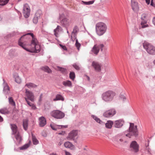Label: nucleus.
<instances>
[{
  "label": "nucleus",
  "mask_w": 155,
  "mask_h": 155,
  "mask_svg": "<svg viewBox=\"0 0 155 155\" xmlns=\"http://www.w3.org/2000/svg\"><path fill=\"white\" fill-rule=\"evenodd\" d=\"M151 5L155 7V0H151Z\"/></svg>",
  "instance_id": "45"
},
{
  "label": "nucleus",
  "mask_w": 155,
  "mask_h": 155,
  "mask_svg": "<svg viewBox=\"0 0 155 155\" xmlns=\"http://www.w3.org/2000/svg\"><path fill=\"white\" fill-rule=\"evenodd\" d=\"M25 99L26 101L29 100L31 101H34L35 100V96L33 93L28 89L25 90Z\"/></svg>",
  "instance_id": "10"
},
{
  "label": "nucleus",
  "mask_w": 155,
  "mask_h": 155,
  "mask_svg": "<svg viewBox=\"0 0 155 155\" xmlns=\"http://www.w3.org/2000/svg\"><path fill=\"white\" fill-rule=\"evenodd\" d=\"M30 144L29 143H27L22 147H19L20 150H24L27 149L29 146Z\"/></svg>",
  "instance_id": "34"
},
{
  "label": "nucleus",
  "mask_w": 155,
  "mask_h": 155,
  "mask_svg": "<svg viewBox=\"0 0 155 155\" xmlns=\"http://www.w3.org/2000/svg\"><path fill=\"white\" fill-rule=\"evenodd\" d=\"M14 78L15 79V82L17 83L20 84L21 83V80L17 74H16L14 75Z\"/></svg>",
  "instance_id": "26"
},
{
  "label": "nucleus",
  "mask_w": 155,
  "mask_h": 155,
  "mask_svg": "<svg viewBox=\"0 0 155 155\" xmlns=\"http://www.w3.org/2000/svg\"><path fill=\"white\" fill-rule=\"evenodd\" d=\"M62 84L65 87H71L72 86V84L71 82L69 80L63 81Z\"/></svg>",
  "instance_id": "23"
},
{
  "label": "nucleus",
  "mask_w": 155,
  "mask_h": 155,
  "mask_svg": "<svg viewBox=\"0 0 155 155\" xmlns=\"http://www.w3.org/2000/svg\"><path fill=\"white\" fill-rule=\"evenodd\" d=\"M69 77L72 80H74L75 78V74L74 72H70L69 74Z\"/></svg>",
  "instance_id": "35"
},
{
  "label": "nucleus",
  "mask_w": 155,
  "mask_h": 155,
  "mask_svg": "<svg viewBox=\"0 0 155 155\" xmlns=\"http://www.w3.org/2000/svg\"><path fill=\"white\" fill-rule=\"evenodd\" d=\"M60 47L64 50H67V49L65 45H60Z\"/></svg>",
  "instance_id": "46"
},
{
  "label": "nucleus",
  "mask_w": 155,
  "mask_h": 155,
  "mask_svg": "<svg viewBox=\"0 0 155 155\" xmlns=\"http://www.w3.org/2000/svg\"><path fill=\"white\" fill-rule=\"evenodd\" d=\"M71 39L72 41L73 42L75 40L77 39L76 35L73 32L72 33L71 36Z\"/></svg>",
  "instance_id": "37"
},
{
  "label": "nucleus",
  "mask_w": 155,
  "mask_h": 155,
  "mask_svg": "<svg viewBox=\"0 0 155 155\" xmlns=\"http://www.w3.org/2000/svg\"><path fill=\"white\" fill-rule=\"evenodd\" d=\"M59 70L62 72H64L65 71V70L64 68H59Z\"/></svg>",
  "instance_id": "48"
},
{
  "label": "nucleus",
  "mask_w": 155,
  "mask_h": 155,
  "mask_svg": "<svg viewBox=\"0 0 155 155\" xmlns=\"http://www.w3.org/2000/svg\"><path fill=\"white\" fill-rule=\"evenodd\" d=\"M146 3L148 4H149L150 0H145Z\"/></svg>",
  "instance_id": "51"
},
{
  "label": "nucleus",
  "mask_w": 155,
  "mask_h": 155,
  "mask_svg": "<svg viewBox=\"0 0 155 155\" xmlns=\"http://www.w3.org/2000/svg\"><path fill=\"white\" fill-rule=\"evenodd\" d=\"M75 45L78 50H79V48L81 46V44L78 43L77 39L76 40Z\"/></svg>",
  "instance_id": "43"
},
{
  "label": "nucleus",
  "mask_w": 155,
  "mask_h": 155,
  "mask_svg": "<svg viewBox=\"0 0 155 155\" xmlns=\"http://www.w3.org/2000/svg\"><path fill=\"white\" fill-rule=\"evenodd\" d=\"M32 140L33 143L35 145H36L38 143V141L36 138L35 137L32 136Z\"/></svg>",
  "instance_id": "40"
},
{
  "label": "nucleus",
  "mask_w": 155,
  "mask_h": 155,
  "mask_svg": "<svg viewBox=\"0 0 155 155\" xmlns=\"http://www.w3.org/2000/svg\"><path fill=\"white\" fill-rule=\"evenodd\" d=\"M126 98L125 97H123V101H124L125 100H126Z\"/></svg>",
  "instance_id": "55"
},
{
  "label": "nucleus",
  "mask_w": 155,
  "mask_h": 155,
  "mask_svg": "<svg viewBox=\"0 0 155 155\" xmlns=\"http://www.w3.org/2000/svg\"><path fill=\"white\" fill-rule=\"evenodd\" d=\"M30 10L28 4H25L24 6L23 14L25 18H28L30 14Z\"/></svg>",
  "instance_id": "12"
},
{
  "label": "nucleus",
  "mask_w": 155,
  "mask_h": 155,
  "mask_svg": "<svg viewBox=\"0 0 155 155\" xmlns=\"http://www.w3.org/2000/svg\"><path fill=\"white\" fill-rule=\"evenodd\" d=\"M143 47L148 53L150 54H155V47L152 45L147 42L143 44Z\"/></svg>",
  "instance_id": "7"
},
{
  "label": "nucleus",
  "mask_w": 155,
  "mask_h": 155,
  "mask_svg": "<svg viewBox=\"0 0 155 155\" xmlns=\"http://www.w3.org/2000/svg\"><path fill=\"white\" fill-rule=\"evenodd\" d=\"M119 140L120 141V142H122L123 141V140H122V139H120V140Z\"/></svg>",
  "instance_id": "54"
},
{
  "label": "nucleus",
  "mask_w": 155,
  "mask_h": 155,
  "mask_svg": "<svg viewBox=\"0 0 155 155\" xmlns=\"http://www.w3.org/2000/svg\"><path fill=\"white\" fill-rule=\"evenodd\" d=\"M8 99H9V102L10 104L11 105H12L13 106H15V103L14 102V101L12 97H10Z\"/></svg>",
  "instance_id": "33"
},
{
  "label": "nucleus",
  "mask_w": 155,
  "mask_h": 155,
  "mask_svg": "<svg viewBox=\"0 0 155 155\" xmlns=\"http://www.w3.org/2000/svg\"><path fill=\"white\" fill-rule=\"evenodd\" d=\"M124 122L121 120H116L114 123L115 127L117 128H120L123 125Z\"/></svg>",
  "instance_id": "21"
},
{
  "label": "nucleus",
  "mask_w": 155,
  "mask_h": 155,
  "mask_svg": "<svg viewBox=\"0 0 155 155\" xmlns=\"http://www.w3.org/2000/svg\"><path fill=\"white\" fill-rule=\"evenodd\" d=\"M146 21H142L141 22V25L142 28H144L148 26V25L146 24Z\"/></svg>",
  "instance_id": "39"
},
{
  "label": "nucleus",
  "mask_w": 155,
  "mask_h": 155,
  "mask_svg": "<svg viewBox=\"0 0 155 155\" xmlns=\"http://www.w3.org/2000/svg\"><path fill=\"white\" fill-rule=\"evenodd\" d=\"M39 125L41 127L44 126L46 124V121L45 118L44 117H41L38 119Z\"/></svg>",
  "instance_id": "17"
},
{
  "label": "nucleus",
  "mask_w": 155,
  "mask_h": 155,
  "mask_svg": "<svg viewBox=\"0 0 155 155\" xmlns=\"http://www.w3.org/2000/svg\"><path fill=\"white\" fill-rule=\"evenodd\" d=\"M64 98L62 95L59 94H58L56 95L55 98H54L53 100L54 101H64Z\"/></svg>",
  "instance_id": "22"
},
{
  "label": "nucleus",
  "mask_w": 155,
  "mask_h": 155,
  "mask_svg": "<svg viewBox=\"0 0 155 155\" xmlns=\"http://www.w3.org/2000/svg\"><path fill=\"white\" fill-rule=\"evenodd\" d=\"M78 134V131L76 130H73L71 131L67 137V139L69 140H75V137Z\"/></svg>",
  "instance_id": "13"
},
{
  "label": "nucleus",
  "mask_w": 155,
  "mask_h": 155,
  "mask_svg": "<svg viewBox=\"0 0 155 155\" xmlns=\"http://www.w3.org/2000/svg\"><path fill=\"white\" fill-rule=\"evenodd\" d=\"M92 117L97 122L101 124H104L103 122L101 121L99 118L97 117L96 116L92 115Z\"/></svg>",
  "instance_id": "29"
},
{
  "label": "nucleus",
  "mask_w": 155,
  "mask_h": 155,
  "mask_svg": "<svg viewBox=\"0 0 155 155\" xmlns=\"http://www.w3.org/2000/svg\"><path fill=\"white\" fill-rule=\"evenodd\" d=\"M10 126L12 131V134L14 135L18 142L20 143L22 140V138L19 131L18 130L17 127L15 124H11Z\"/></svg>",
  "instance_id": "3"
},
{
  "label": "nucleus",
  "mask_w": 155,
  "mask_h": 155,
  "mask_svg": "<svg viewBox=\"0 0 155 155\" xmlns=\"http://www.w3.org/2000/svg\"><path fill=\"white\" fill-rule=\"evenodd\" d=\"M9 0H0V5H4L6 4Z\"/></svg>",
  "instance_id": "36"
},
{
  "label": "nucleus",
  "mask_w": 155,
  "mask_h": 155,
  "mask_svg": "<svg viewBox=\"0 0 155 155\" xmlns=\"http://www.w3.org/2000/svg\"><path fill=\"white\" fill-rule=\"evenodd\" d=\"M25 86H26L29 88L31 89V88L35 87H37V86L33 83H29L26 84Z\"/></svg>",
  "instance_id": "28"
},
{
  "label": "nucleus",
  "mask_w": 155,
  "mask_h": 155,
  "mask_svg": "<svg viewBox=\"0 0 155 155\" xmlns=\"http://www.w3.org/2000/svg\"><path fill=\"white\" fill-rule=\"evenodd\" d=\"M153 63L154 64H155V59L153 61Z\"/></svg>",
  "instance_id": "57"
},
{
  "label": "nucleus",
  "mask_w": 155,
  "mask_h": 155,
  "mask_svg": "<svg viewBox=\"0 0 155 155\" xmlns=\"http://www.w3.org/2000/svg\"><path fill=\"white\" fill-rule=\"evenodd\" d=\"M59 27H60L58 25L56 28L54 30V34L56 37H57V35H58V32L59 31Z\"/></svg>",
  "instance_id": "38"
},
{
  "label": "nucleus",
  "mask_w": 155,
  "mask_h": 155,
  "mask_svg": "<svg viewBox=\"0 0 155 155\" xmlns=\"http://www.w3.org/2000/svg\"><path fill=\"white\" fill-rule=\"evenodd\" d=\"M153 24L155 25V17L153 18Z\"/></svg>",
  "instance_id": "52"
},
{
  "label": "nucleus",
  "mask_w": 155,
  "mask_h": 155,
  "mask_svg": "<svg viewBox=\"0 0 155 155\" xmlns=\"http://www.w3.org/2000/svg\"><path fill=\"white\" fill-rule=\"evenodd\" d=\"M65 154L66 155H72V154L69 152L65 151Z\"/></svg>",
  "instance_id": "49"
},
{
  "label": "nucleus",
  "mask_w": 155,
  "mask_h": 155,
  "mask_svg": "<svg viewBox=\"0 0 155 155\" xmlns=\"http://www.w3.org/2000/svg\"><path fill=\"white\" fill-rule=\"evenodd\" d=\"M107 28V26L105 23L102 22H98L95 25L96 33L98 35L101 36L106 32Z\"/></svg>",
  "instance_id": "2"
},
{
  "label": "nucleus",
  "mask_w": 155,
  "mask_h": 155,
  "mask_svg": "<svg viewBox=\"0 0 155 155\" xmlns=\"http://www.w3.org/2000/svg\"><path fill=\"white\" fill-rule=\"evenodd\" d=\"M92 66L96 71L98 72L101 71V65L98 63L93 61L92 63Z\"/></svg>",
  "instance_id": "16"
},
{
  "label": "nucleus",
  "mask_w": 155,
  "mask_h": 155,
  "mask_svg": "<svg viewBox=\"0 0 155 155\" xmlns=\"http://www.w3.org/2000/svg\"><path fill=\"white\" fill-rule=\"evenodd\" d=\"M131 6L132 9L134 12H137L139 10L138 3L134 0L131 1Z\"/></svg>",
  "instance_id": "18"
},
{
  "label": "nucleus",
  "mask_w": 155,
  "mask_h": 155,
  "mask_svg": "<svg viewBox=\"0 0 155 155\" xmlns=\"http://www.w3.org/2000/svg\"><path fill=\"white\" fill-rule=\"evenodd\" d=\"M41 69L44 71L48 73H50L52 72L51 70L47 66H45L44 67H42Z\"/></svg>",
  "instance_id": "27"
},
{
  "label": "nucleus",
  "mask_w": 155,
  "mask_h": 155,
  "mask_svg": "<svg viewBox=\"0 0 155 155\" xmlns=\"http://www.w3.org/2000/svg\"><path fill=\"white\" fill-rule=\"evenodd\" d=\"M82 2L86 5H90L93 4L94 2V1L93 0L92 1H88V2H84L82 1Z\"/></svg>",
  "instance_id": "42"
},
{
  "label": "nucleus",
  "mask_w": 155,
  "mask_h": 155,
  "mask_svg": "<svg viewBox=\"0 0 155 155\" xmlns=\"http://www.w3.org/2000/svg\"><path fill=\"white\" fill-rule=\"evenodd\" d=\"M130 150L134 152H137L139 150V146L137 142L133 141L130 144Z\"/></svg>",
  "instance_id": "14"
},
{
  "label": "nucleus",
  "mask_w": 155,
  "mask_h": 155,
  "mask_svg": "<svg viewBox=\"0 0 155 155\" xmlns=\"http://www.w3.org/2000/svg\"><path fill=\"white\" fill-rule=\"evenodd\" d=\"M18 44L24 49L31 52L38 53L41 49L37 39L31 33L22 36L19 40Z\"/></svg>",
  "instance_id": "1"
},
{
  "label": "nucleus",
  "mask_w": 155,
  "mask_h": 155,
  "mask_svg": "<svg viewBox=\"0 0 155 155\" xmlns=\"http://www.w3.org/2000/svg\"><path fill=\"white\" fill-rule=\"evenodd\" d=\"M104 47V45L103 44L99 45L96 44L93 47L91 52L92 54L97 55L99 52L100 49H101V51H102Z\"/></svg>",
  "instance_id": "9"
},
{
  "label": "nucleus",
  "mask_w": 155,
  "mask_h": 155,
  "mask_svg": "<svg viewBox=\"0 0 155 155\" xmlns=\"http://www.w3.org/2000/svg\"><path fill=\"white\" fill-rule=\"evenodd\" d=\"M65 134V132L64 131H62L61 132L59 133L58 134L64 135Z\"/></svg>",
  "instance_id": "50"
},
{
  "label": "nucleus",
  "mask_w": 155,
  "mask_h": 155,
  "mask_svg": "<svg viewBox=\"0 0 155 155\" xmlns=\"http://www.w3.org/2000/svg\"><path fill=\"white\" fill-rule=\"evenodd\" d=\"M61 25L66 28L69 27L72 23L71 19L68 16L61 15L60 16Z\"/></svg>",
  "instance_id": "4"
},
{
  "label": "nucleus",
  "mask_w": 155,
  "mask_h": 155,
  "mask_svg": "<svg viewBox=\"0 0 155 155\" xmlns=\"http://www.w3.org/2000/svg\"><path fill=\"white\" fill-rule=\"evenodd\" d=\"M27 102L28 104L30 107H31V108L32 109L34 110L36 108V107L35 105L33 104L32 103L28 101V100H27V101H26Z\"/></svg>",
  "instance_id": "32"
},
{
  "label": "nucleus",
  "mask_w": 155,
  "mask_h": 155,
  "mask_svg": "<svg viewBox=\"0 0 155 155\" xmlns=\"http://www.w3.org/2000/svg\"><path fill=\"white\" fill-rule=\"evenodd\" d=\"M41 14V11H38L36 12L33 20L34 23L36 24L38 22V19L40 18Z\"/></svg>",
  "instance_id": "15"
},
{
  "label": "nucleus",
  "mask_w": 155,
  "mask_h": 155,
  "mask_svg": "<svg viewBox=\"0 0 155 155\" xmlns=\"http://www.w3.org/2000/svg\"><path fill=\"white\" fill-rule=\"evenodd\" d=\"M50 126L51 128L54 130H57L59 129L66 128L68 127L67 125H53L52 124H51Z\"/></svg>",
  "instance_id": "20"
},
{
  "label": "nucleus",
  "mask_w": 155,
  "mask_h": 155,
  "mask_svg": "<svg viewBox=\"0 0 155 155\" xmlns=\"http://www.w3.org/2000/svg\"><path fill=\"white\" fill-rule=\"evenodd\" d=\"M115 95V93L113 91H108L102 94V98L105 101H110L112 100Z\"/></svg>",
  "instance_id": "5"
},
{
  "label": "nucleus",
  "mask_w": 155,
  "mask_h": 155,
  "mask_svg": "<svg viewBox=\"0 0 155 155\" xmlns=\"http://www.w3.org/2000/svg\"><path fill=\"white\" fill-rule=\"evenodd\" d=\"M51 155H56L55 153H52L51 154Z\"/></svg>",
  "instance_id": "56"
},
{
  "label": "nucleus",
  "mask_w": 155,
  "mask_h": 155,
  "mask_svg": "<svg viewBox=\"0 0 155 155\" xmlns=\"http://www.w3.org/2000/svg\"><path fill=\"white\" fill-rule=\"evenodd\" d=\"M64 146L66 148H69L71 150H74L75 149L74 146L69 141L65 142L64 144Z\"/></svg>",
  "instance_id": "19"
},
{
  "label": "nucleus",
  "mask_w": 155,
  "mask_h": 155,
  "mask_svg": "<svg viewBox=\"0 0 155 155\" xmlns=\"http://www.w3.org/2000/svg\"><path fill=\"white\" fill-rule=\"evenodd\" d=\"M4 89L3 91L5 93H8L10 90L9 87L8 85L6 83L4 82Z\"/></svg>",
  "instance_id": "24"
},
{
  "label": "nucleus",
  "mask_w": 155,
  "mask_h": 155,
  "mask_svg": "<svg viewBox=\"0 0 155 155\" xmlns=\"http://www.w3.org/2000/svg\"><path fill=\"white\" fill-rule=\"evenodd\" d=\"M67 32L68 33H69L68 31H67Z\"/></svg>",
  "instance_id": "59"
},
{
  "label": "nucleus",
  "mask_w": 155,
  "mask_h": 155,
  "mask_svg": "<svg viewBox=\"0 0 155 155\" xmlns=\"http://www.w3.org/2000/svg\"><path fill=\"white\" fill-rule=\"evenodd\" d=\"M3 121V119L2 117L0 116V121L2 122Z\"/></svg>",
  "instance_id": "53"
},
{
  "label": "nucleus",
  "mask_w": 155,
  "mask_h": 155,
  "mask_svg": "<svg viewBox=\"0 0 155 155\" xmlns=\"http://www.w3.org/2000/svg\"><path fill=\"white\" fill-rule=\"evenodd\" d=\"M51 115L57 119H61L64 117L65 114L61 111L56 110L52 111L51 113Z\"/></svg>",
  "instance_id": "8"
},
{
  "label": "nucleus",
  "mask_w": 155,
  "mask_h": 155,
  "mask_svg": "<svg viewBox=\"0 0 155 155\" xmlns=\"http://www.w3.org/2000/svg\"><path fill=\"white\" fill-rule=\"evenodd\" d=\"M28 126V120H25L23 121V126L24 129L25 130H27Z\"/></svg>",
  "instance_id": "31"
},
{
  "label": "nucleus",
  "mask_w": 155,
  "mask_h": 155,
  "mask_svg": "<svg viewBox=\"0 0 155 155\" xmlns=\"http://www.w3.org/2000/svg\"><path fill=\"white\" fill-rule=\"evenodd\" d=\"M116 113V111L115 109H112L105 111L103 114V116L105 117L109 118L112 117Z\"/></svg>",
  "instance_id": "11"
},
{
  "label": "nucleus",
  "mask_w": 155,
  "mask_h": 155,
  "mask_svg": "<svg viewBox=\"0 0 155 155\" xmlns=\"http://www.w3.org/2000/svg\"><path fill=\"white\" fill-rule=\"evenodd\" d=\"M137 127V126L136 125L134 126L133 123H130L129 128V133L127 134L126 136L128 137L129 138H130L131 136H137L138 134Z\"/></svg>",
  "instance_id": "6"
},
{
  "label": "nucleus",
  "mask_w": 155,
  "mask_h": 155,
  "mask_svg": "<svg viewBox=\"0 0 155 155\" xmlns=\"http://www.w3.org/2000/svg\"><path fill=\"white\" fill-rule=\"evenodd\" d=\"M8 113V109L6 108H4L0 109V113L2 114H7Z\"/></svg>",
  "instance_id": "30"
},
{
  "label": "nucleus",
  "mask_w": 155,
  "mask_h": 155,
  "mask_svg": "<svg viewBox=\"0 0 155 155\" xmlns=\"http://www.w3.org/2000/svg\"><path fill=\"white\" fill-rule=\"evenodd\" d=\"M63 143V140H60L59 141L58 143V145L59 146L61 145Z\"/></svg>",
  "instance_id": "47"
},
{
  "label": "nucleus",
  "mask_w": 155,
  "mask_h": 155,
  "mask_svg": "<svg viewBox=\"0 0 155 155\" xmlns=\"http://www.w3.org/2000/svg\"><path fill=\"white\" fill-rule=\"evenodd\" d=\"M113 122L111 120H108L105 124V126L106 128L109 129L111 128L113 124Z\"/></svg>",
  "instance_id": "25"
},
{
  "label": "nucleus",
  "mask_w": 155,
  "mask_h": 155,
  "mask_svg": "<svg viewBox=\"0 0 155 155\" xmlns=\"http://www.w3.org/2000/svg\"><path fill=\"white\" fill-rule=\"evenodd\" d=\"M42 94H41V95H40V99H41V97H42Z\"/></svg>",
  "instance_id": "58"
},
{
  "label": "nucleus",
  "mask_w": 155,
  "mask_h": 155,
  "mask_svg": "<svg viewBox=\"0 0 155 155\" xmlns=\"http://www.w3.org/2000/svg\"><path fill=\"white\" fill-rule=\"evenodd\" d=\"M147 15L146 14H143L141 16V19L144 21H146L147 19Z\"/></svg>",
  "instance_id": "41"
},
{
  "label": "nucleus",
  "mask_w": 155,
  "mask_h": 155,
  "mask_svg": "<svg viewBox=\"0 0 155 155\" xmlns=\"http://www.w3.org/2000/svg\"><path fill=\"white\" fill-rule=\"evenodd\" d=\"M74 67L77 70H79L80 69V68L76 64H74L73 65Z\"/></svg>",
  "instance_id": "44"
}]
</instances>
